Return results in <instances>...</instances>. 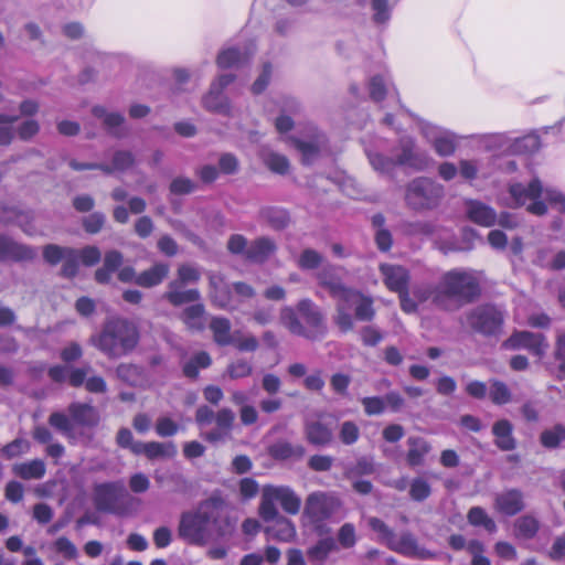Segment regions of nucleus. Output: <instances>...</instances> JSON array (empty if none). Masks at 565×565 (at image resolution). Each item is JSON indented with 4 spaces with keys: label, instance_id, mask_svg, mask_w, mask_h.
<instances>
[{
    "label": "nucleus",
    "instance_id": "3",
    "mask_svg": "<svg viewBox=\"0 0 565 565\" xmlns=\"http://www.w3.org/2000/svg\"><path fill=\"white\" fill-rule=\"evenodd\" d=\"M481 292L478 278L465 269L444 273L433 292V303L440 310L455 312L473 302Z\"/></svg>",
    "mask_w": 565,
    "mask_h": 565
},
{
    "label": "nucleus",
    "instance_id": "34",
    "mask_svg": "<svg viewBox=\"0 0 565 565\" xmlns=\"http://www.w3.org/2000/svg\"><path fill=\"white\" fill-rule=\"evenodd\" d=\"M541 529L540 521L532 514H524L515 519L513 535L518 540H533Z\"/></svg>",
    "mask_w": 565,
    "mask_h": 565
},
{
    "label": "nucleus",
    "instance_id": "23",
    "mask_svg": "<svg viewBox=\"0 0 565 565\" xmlns=\"http://www.w3.org/2000/svg\"><path fill=\"white\" fill-rule=\"evenodd\" d=\"M73 426L94 427L99 422L97 409L87 403L73 402L67 407Z\"/></svg>",
    "mask_w": 565,
    "mask_h": 565
},
{
    "label": "nucleus",
    "instance_id": "52",
    "mask_svg": "<svg viewBox=\"0 0 565 565\" xmlns=\"http://www.w3.org/2000/svg\"><path fill=\"white\" fill-rule=\"evenodd\" d=\"M244 60L245 56L237 49L231 47L218 54L216 63L221 68H228L238 66Z\"/></svg>",
    "mask_w": 565,
    "mask_h": 565
},
{
    "label": "nucleus",
    "instance_id": "1",
    "mask_svg": "<svg viewBox=\"0 0 565 565\" xmlns=\"http://www.w3.org/2000/svg\"><path fill=\"white\" fill-rule=\"evenodd\" d=\"M236 521L227 511L225 501L220 497H210L193 509L181 512L178 537L189 545L204 547L211 542L232 536Z\"/></svg>",
    "mask_w": 565,
    "mask_h": 565
},
{
    "label": "nucleus",
    "instance_id": "27",
    "mask_svg": "<svg viewBox=\"0 0 565 565\" xmlns=\"http://www.w3.org/2000/svg\"><path fill=\"white\" fill-rule=\"evenodd\" d=\"M257 220L275 231H282L290 223L288 211L278 206H263L258 211Z\"/></svg>",
    "mask_w": 565,
    "mask_h": 565
},
{
    "label": "nucleus",
    "instance_id": "25",
    "mask_svg": "<svg viewBox=\"0 0 565 565\" xmlns=\"http://www.w3.org/2000/svg\"><path fill=\"white\" fill-rule=\"evenodd\" d=\"M35 257V250L26 245L19 244L7 236L0 235V262L30 260Z\"/></svg>",
    "mask_w": 565,
    "mask_h": 565
},
{
    "label": "nucleus",
    "instance_id": "11",
    "mask_svg": "<svg viewBox=\"0 0 565 565\" xmlns=\"http://www.w3.org/2000/svg\"><path fill=\"white\" fill-rule=\"evenodd\" d=\"M234 81V76L230 74L221 75L211 84L209 92L202 98V106L211 113L230 116L231 105L228 99L223 95V89Z\"/></svg>",
    "mask_w": 565,
    "mask_h": 565
},
{
    "label": "nucleus",
    "instance_id": "28",
    "mask_svg": "<svg viewBox=\"0 0 565 565\" xmlns=\"http://www.w3.org/2000/svg\"><path fill=\"white\" fill-rule=\"evenodd\" d=\"M162 298L171 306L180 307L185 303L198 302L201 299V294L198 289H185L177 282H169Z\"/></svg>",
    "mask_w": 565,
    "mask_h": 565
},
{
    "label": "nucleus",
    "instance_id": "19",
    "mask_svg": "<svg viewBox=\"0 0 565 565\" xmlns=\"http://www.w3.org/2000/svg\"><path fill=\"white\" fill-rule=\"evenodd\" d=\"M380 271L385 286L394 292H402L408 289L409 273L399 265L381 264Z\"/></svg>",
    "mask_w": 565,
    "mask_h": 565
},
{
    "label": "nucleus",
    "instance_id": "57",
    "mask_svg": "<svg viewBox=\"0 0 565 565\" xmlns=\"http://www.w3.org/2000/svg\"><path fill=\"white\" fill-rule=\"evenodd\" d=\"M337 539L341 547L351 548L356 544L355 526L352 523H344L338 531Z\"/></svg>",
    "mask_w": 565,
    "mask_h": 565
},
{
    "label": "nucleus",
    "instance_id": "39",
    "mask_svg": "<svg viewBox=\"0 0 565 565\" xmlns=\"http://www.w3.org/2000/svg\"><path fill=\"white\" fill-rule=\"evenodd\" d=\"M205 308L203 303L195 302L186 307L180 318L188 329L192 331H202L204 329Z\"/></svg>",
    "mask_w": 565,
    "mask_h": 565
},
{
    "label": "nucleus",
    "instance_id": "64",
    "mask_svg": "<svg viewBox=\"0 0 565 565\" xmlns=\"http://www.w3.org/2000/svg\"><path fill=\"white\" fill-rule=\"evenodd\" d=\"M169 189L172 194L185 195L195 190V183L189 178L178 177L172 180Z\"/></svg>",
    "mask_w": 565,
    "mask_h": 565
},
{
    "label": "nucleus",
    "instance_id": "10",
    "mask_svg": "<svg viewBox=\"0 0 565 565\" xmlns=\"http://www.w3.org/2000/svg\"><path fill=\"white\" fill-rule=\"evenodd\" d=\"M467 321L477 332L494 334L503 323V313L491 305L478 306L467 313Z\"/></svg>",
    "mask_w": 565,
    "mask_h": 565
},
{
    "label": "nucleus",
    "instance_id": "46",
    "mask_svg": "<svg viewBox=\"0 0 565 565\" xmlns=\"http://www.w3.org/2000/svg\"><path fill=\"white\" fill-rule=\"evenodd\" d=\"M19 119L18 115L0 113V146L10 145L15 137L13 124Z\"/></svg>",
    "mask_w": 565,
    "mask_h": 565
},
{
    "label": "nucleus",
    "instance_id": "55",
    "mask_svg": "<svg viewBox=\"0 0 565 565\" xmlns=\"http://www.w3.org/2000/svg\"><path fill=\"white\" fill-rule=\"evenodd\" d=\"M40 132L38 120L29 118L20 122L15 128V135L22 141L32 140Z\"/></svg>",
    "mask_w": 565,
    "mask_h": 565
},
{
    "label": "nucleus",
    "instance_id": "44",
    "mask_svg": "<svg viewBox=\"0 0 565 565\" xmlns=\"http://www.w3.org/2000/svg\"><path fill=\"white\" fill-rule=\"evenodd\" d=\"M467 519L473 526H483L490 533L497 531L495 522L487 514L484 509L480 507L471 508L467 514Z\"/></svg>",
    "mask_w": 565,
    "mask_h": 565
},
{
    "label": "nucleus",
    "instance_id": "62",
    "mask_svg": "<svg viewBox=\"0 0 565 565\" xmlns=\"http://www.w3.org/2000/svg\"><path fill=\"white\" fill-rule=\"evenodd\" d=\"M373 20L377 24L386 23L391 18V10L387 0H372Z\"/></svg>",
    "mask_w": 565,
    "mask_h": 565
},
{
    "label": "nucleus",
    "instance_id": "20",
    "mask_svg": "<svg viewBox=\"0 0 565 565\" xmlns=\"http://www.w3.org/2000/svg\"><path fill=\"white\" fill-rule=\"evenodd\" d=\"M303 435L306 440L316 447H326L333 440L332 429L318 419L305 420Z\"/></svg>",
    "mask_w": 565,
    "mask_h": 565
},
{
    "label": "nucleus",
    "instance_id": "18",
    "mask_svg": "<svg viewBox=\"0 0 565 565\" xmlns=\"http://www.w3.org/2000/svg\"><path fill=\"white\" fill-rule=\"evenodd\" d=\"M215 427L204 434L205 440L210 443L224 441L231 436L235 420V414L232 409L224 407L216 412Z\"/></svg>",
    "mask_w": 565,
    "mask_h": 565
},
{
    "label": "nucleus",
    "instance_id": "33",
    "mask_svg": "<svg viewBox=\"0 0 565 565\" xmlns=\"http://www.w3.org/2000/svg\"><path fill=\"white\" fill-rule=\"evenodd\" d=\"M170 266L164 263H156L150 268L138 274L136 285L143 288H152L160 285L169 275Z\"/></svg>",
    "mask_w": 565,
    "mask_h": 565
},
{
    "label": "nucleus",
    "instance_id": "49",
    "mask_svg": "<svg viewBox=\"0 0 565 565\" xmlns=\"http://www.w3.org/2000/svg\"><path fill=\"white\" fill-rule=\"evenodd\" d=\"M408 493L414 501H425L431 494L430 483L423 477L414 478L409 483Z\"/></svg>",
    "mask_w": 565,
    "mask_h": 565
},
{
    "label": "nucleus",
    "instance_id": "26",
    "mask_svg": "<svg viewBox=\"0 0 565 565\" xmlns=\"http://www.w3.org/2000/svg\"><path fill=\"white\" fill-rule=\"evenodd\" d=\"M495 509L508 516L518 514L524 509L523 493L518 489H510L498 494Z\"/></svg>",
    "mask_w": 565,
    "mask_h": 565
},
{
    "label": "nucleus",
    "instance_id": "21",
    "mask_svg": "<svg viewBox=\"0 0 565 565\" xmlns=\"http://www.w3.org/2000/svg\"><path fill=\"white\" fill-rule=\"evenodd\" d=\"M423 135L433 145L435 151L441 157L451 156L456 150V141L452 134L439 131L437 128L426 126Z\"/></svg>",
    "mask_w": 565,
    "mask_h": 565
},
{
    "label": "nucleus",
    "instance_id": "15",
    "mask_svg": "<svg viewBox=\"0 0 565 565\" xmlns=\"http://www.w3.org/2000/svg\"><path fill=\"white\" fill-rule=\"evenodd\" d=\"M122 486L117 482H105L94 486L93 501L100 512H114Z\"/></svg>",
    "mask_w": 565,
    "mask_h": 565
},
{
    "label": "nucleus",
    "instance_id": "7",
    "mask_svg": "<svg viewBox=\"0 0 565 565\" xmlns=\"http://www.w3.org/2000/svg\"><path fill=\"white\" fill-rule=\"evenodd\" d=\"M279 503L281 509L291 515L298 514L301 508L300 497L288 486H265L262 490V498L258 508L259 516L270 522L277 518L279 511L276 507Z\"/></svg>",
    "mask_w": 565,
    "mask_h": 565
},
{
    "label": "nucleus",
    "instance_id": "59",
    "mask_svg": "<svg viewBox=\"0 0 565 565\" xmlns=\"http://www.w3.org/2000/svg\"><path fill=\"white\" fill-rule=\"evenodd\" d=\"M364 413L367 416L381 415L385 412V401L380 396H370L361 398Z\"/></svg>",
    "mask_w": 565,
    "mask_h": 565
},
{
    "label": "nucleus",
    "instance_id": "8",
    "mask_svg": "<svg viewBox=\"0 0 565 565\" xmlns=\"http://www.w3.org/2000/svg\"><path fill=\"white\" fill-rule=\"evenodd\" d=\"M444 196V188L428 178H416L406 186L405 202L415 211L430 210Z\"/></svg>",
    "mask_w": 565,
    "mask_h": 565
},
{
    "label": "nucleus",
    "instance_id": "60",
    "mask_svg": "<svg viewBox=\"0 0 565 565\" xmlns=\"http://www.w3.org/2000/svg\"><path fill=\"white\" fill-rule=\"evenodd\" d=\"M360 338L364 345L375 347L383 340L384 335L379 328L369 324L361 328Z\"/></svg>",
    "mask_w": 565,
    "mask_h": 565
},
{
    "label": "nucleus",
    "instance_id": "6",
    "mask_svg": "<svg viewBox=\"0 0 565 565\" xmlns=\"http://www.w3.org/2000/svg\"><path fill=\"white\" fill-rule=\"evenodd\" d=\"M509 193L514 201V206H523L527 202L526 210L536 216L547 213L545 201L559 206V212H565V195L555 188H544L539 178H533L529 183H512Z\"/></svg>",
    "mask_w": 565,
    "mask_h": 565
},
{
    "label": "nucleus",
    "instance_id": "29",
    "mask_svg": "<svg viewBox=\"0 0 565 565\" xmlns=\"http://www.w3.org/2000/svg\"><path fill=\"white\" fill-rule=\"evenodd\" d=\"M466 212L469 220L478 225L490 227L497 223L495 211L480 201L467 202Z\"/></svg>",
    "mask_w": 565,
    "mask_h": 565
},
{
    "label": "nucleus",
    "instance_id": "9",
    "mask_svg": "<svg viewBox=\"0 0 565 565\" xmlns=\"http://www.w3.org/2000/svg\"><path fill=\"white\" fill-rule=\"evenodd\" d=\"M342 508L341 500L333 493L327 491H313L305 500L303 516L317 527L337 515Z\"/></svg>",
    "mask_w": 565,
    "mask_h": 565
},
{
    "label": "nucleus",
    "instance_id": "12",
    "mask_svg": "<svg viewBox=\"0 0 565 565\" xmlns=\"http://www.w3.org/2000/svg\"><path fill=\"white\" fill-rule=\"evenodd\" d=\"M93 369L89 364L83 367L72 369L68 374V383L73 387L84 385L85 390L92 394H105L108 390L105 379L100 375L92 374Z\"/></svg>",
    "mask_w": 565,
    "mask_h": 565
},
{
    "label": "nucleus",
    "instance_id": "31",
    "mask_svg": "<svg viewBox=\"0 0 565 565\" xmlns=\"http://www.w3.org/2000/svg\"><path fill=\"white\" fill-rule=\"evenodd\" d=\"M268 452L276 460H300L306 455V448L300 444L278 440L269 447Z\"/></svg>",
    "mask_w": 565,
    "mask_h": 565
},
{
    "label": "nucleus",
    "instance_id": "41",
    "mask_svg": "<svg viewBox=\"0 0 565 565\" xmlns=\"http://www.w3.org/2000/svg\"><path fill=\"white\" fill-rule=\"evenodd\" d=\"M337 548L333 537H324L319 540L313 546L308 548L307 556L309 561L316 565H322L329 554Z\"/></svg>",
    "mask_w": 565,
    "mask_h": 565
},
{
    "label": "nucleus",
    "instance_id": "54",
    "mask_svg": "<svg viewBox=\"0 0 565 565\" xmlns=\"http://www.w3.org/2000/svg\"><path fill=\"white\" fill-rule=\"evenodd\" d=\"M370 529L379 534L377 540L387 546V542L392 541L395 533L394 531L381 519L371 516L367 519Z\"/></svg>",
    "mask_w": 565,
    "mask_h": 565
},
{
    "label": "nucleus",
    "instance_id": "58",
    "mask_svg": "<svg viewBox=\"0 0 565 565\" xmlns=\"http://www.w3.org/2000/svg\"><path fill=\"white\" fill-rule=\"evenodd\" d=\"M30 449V444L28 440L25 439H22V438H18V439H14L13 441L7 444L2 449H1V454L8 458V459H12L14 457H18L22 454H25L28 452Z\"/></svg>",
    "mask_w": 565,
    "mask_h": 565
},
{
    "label": "nucleus",
    "instance_id": "32",
    "mask_svg": "<svg viewBox=\"0 0 565 565\" xmlns=\"http://www.w3.org/2000/svg\"><path fill=\"white\" fill-rule=\"evenodd\" d=\"M492 434L495 437L494 444L502 451H511L516 447L513 437V425L508 419L497 420L492 426Z\"/></svg>",
    "mask_w": 565,
    "mask_h": 565
},
{
    "label": "nucleus",
    "instance_id": "16",
    "mask_svg": "<svg viewBox=\"0 0 565 565\" xmlns=\"http://www.w3.org/2000/svg\"><path fill=\"white\" fill-rule=\"evenodd\" d=\"M294 147L301 153L303 164L315 162L322 150L327 148V138L321 132H315L309 140L294 138L291 140Z\"/></svg>",
    "mask_w": 565,
    "mask_h": 565
},
{
    "label": "nucleus",
    "instance_id": "51",
    "mask_svg": "<svg viewBox=\"0 0 565 565\" xmlns=\"http://www.w3.org/2000/svg\"><path fill=\"white\" fill-rule=\"evenodd\" d=\"M490 398L497 405H504L511 402L512 395L508 385L499 380L491 381Z\"/></svg>",
    "mask_w": 565,
    "mask_h": 565
},
{
    "label": "nucleus",
    "instance_id": "38",
    "mask_svg": "<svg viewBox=\"0 0 565 565\" xmlns=\"http://www.w3.org/2000/svg\"><path fill=\"white\" fill-rule=\"evenodd\" d=\"M46 471L45 463L41 459H33L31 461L15 463L12 467V472L24 480L41 479Z\"/></svg>",
    "mask_w": 565,
    "mask_h": 565
},
{
    "label": "nucleus",
    "instance_id": "53",
    "mask_svg": "<svg viewBox=\"0 0 565 565\" xmlns=\"http://www.w3.org/2000/svg\"><path fill=\"white\" fill-rule=\"evenodd\" d=\"M323 262V256L312 248L302 250L298 258V266L305 270L317 269Z\"/></svg>",
    "mask_w": 565,
    "mask_h": 565
},
{
    "label": "nucleus",
    "instance_id": "63",
    "mask_svg": "<svg viewBox=\"0 0 565 565\" xmlns=\"http://www.w3.org/2000/svg\"><path fill=\"white\" fill-rule=\"evenodd\" d=\"M554 358L559 362L558 372L565 375V330L556 331Z\"/></svg>",
    "mask_w": 565,
    "mask_h": 565
},
{
    "label": "nucleus",
    "instance_id": "47",
    "mask_svg": "<svg viewBox=\"0 0 565 565\" xmlns=\"http://www.w3.org/2000/svg\"><path fill=\"white\" fill-rule=\"evenodd\" d=\"M369 161L373 169L382 174H393L397 167L395 159L380 152H369Z\"/></svg>",
    "mask_w": 565,
    "mask_h": 565
},
{
    "label": "nucleus",
    "instance_id": "43",
    "mask_svg": "<svg viewBox=\"0 0 565 565\" xmlns=\"http://www.w3.org/2000/svg\"><path fill=\"white\" fill-rule=\"evenodd\" d=\"M262 159L266 167L273 172L285 174L289 170V161L282 154L270 151L268 149H263Z\"/></svg>",
    "mask_w": 565,
    "mask_h": 565
},
{
    "label": "nucleus",
    "instance_id": "30",
    "mask_svg": "<svg viewBox=\"0 0 565 565\" xmlns=\"http://www.w3.org/2000/svg\"><path fill=\"white\" fill-rule=\"evenodd\" d=\"M273 521L274 524L265 529V533L269 539L277 540L279 542H291L295 540L297 532L292 521L279 513Z\"/></svg>",
    "mask_w": 565,
    "mask_h": 565
},
{
    "label": "nucleus",
    "instance_id": "50",
    "mask_svg": "<svg viewBox=\"0 0 565 565\" xmlns=\"http://www.w3.org/2000/svg\"><path fill=\"white\" fill-rule=\"evenodd\" d=\"M74 255V249L49 244L43 248V258L50 265H56L68 256Z\"/></svg>",
    "mask_w": 565,
    "mask_h": 565
},
{
    "label": "nucleus",
    "instance_id": "36",
    "mask_svg": "<svg viewBox=\"0 0 565 565\" xmlns=\"http://www.w3.org/2000/svg\"><path fill=\"white\" fill-rule=\"evenodd\" d=\"M95 117L103 120L104 126L115 137H122L124 136V116L119 113H108L104 107L102 106H95L92 109Z\"/></svg>",
    "mask_w": 565,
    "mask_h": 565
},
{
    "label": "nucleus",
    "instance_id": "2",
    "mask_svg": "<svg viewBox=\"0 0 565 565\" xmlns=\"http://www.w3.org/2000/svg\"><path fill=\"white\" fill-rule=\"evenodd\" d=\"M344 267L324 265L317 274L318 284L337 300L333 321L342 332L354 328V319L370 322L375 317L374 299L356 288L347 286L340 276Z\"/></svg>",
    "mask_w": 565,
    "mask_h": 565
},
{
    "label": "nucleus",
    "instance_id": "56",
    "mask_svg": "<svg viewBox=\"0 0 565 565\" xmlns=\"http://www.w3.org/2000/svg\"><path fill=\"white\" fill-rule=\"evenodd\" d=\"M360 437V428L352 420H345L340 425L339 439L342 444L350 446L358 441Z\"/></svg>",
    "mask_w": 565,
    "mask_h": 565
},
{
    "label": "nucleus",
    "instance_id": "4",
    "mask_svg": "<svg viewBox=\"0 0 565 565\" xmlns=\"http://www.w3.org/2000/svg\"><path fill=\"white\" fill-rule=\"evenodd\" d=\"M140 332L137 324L127 318L107 319L100 332L93 334L88 342L110 360L131 353L138 345Z\"/></svg>",
    "mask_w": 565,
    "mask_h": 565
},
{
    "label": "nucleus",
    "instance_id": "13",
    "mask_svg": "<svg viewBox=\"0 0 565 565\" xmlns=\"http://www.w3.org/2000/svg\"><path fill=\"white\" fill-rule=\"evenodd\" d=\"M512 349H526L532 354L542 358L548 348L545 335L530 331H519L513 333L507 341Z\"/></svg>",
    "mask_w": 565,
    "mask_h": 565
},
{
    "label": "nucleus",
    "instance_id": "5",
    "mask_svg": "<svg viewBox=\"0 0 565 565\" xmlns=\"http://www.w3.org/2000/svg\"><path fill=\"white\" fill-rule=\"evenodd\" d=\"M280 323L295 335L317 340L326 332L324 316L310 299L300 300L296 309L284 307L279 313Z\"/></svg>",
    "mask_w": 565,
    "mask_h": 565
},
{
    "label": "nucleus",
    "instance_id": "48",
    "mask_svg": "<svg viewBox=\"0 0 565 565\" xmlns=\"http://www.w3.org/2000/svg\"><path fill=\"white\" fill-rule=\"evenodd\" d=\"M49 424L64 436L73 437L74 426L72 419L67 414L62 412H53L47 419Z\"/></svg>",
    "mask_w": 565,
    "mask_h": 565
},
{
    "label": "nucleus",
    "instance_id": "22",
    "mask_svg": "<svg viewBox=\"0 0 565 565\" xmlns=\"http://www.w3.org/2000/svg\"><path fill=\"white\" fill-rule=\"evenodd\" d=\"M134 454L145 455L150 460L170 459L177 455V447L172 441H138L137 445L135 446Z\"/></svg>",
    "mask_w": 565,
    "mask_h": 565
},
{
    "label": "nucleus",
    "instance_id": "45",
    "mask_svg": "<svg viewBox=\"0 0 565 565\" xmlns=\"http://www.w3.org/2000/svg\"><path fill=\"white\" fill-rule=\"evenodd\" d=\"M201 279V271L198 267L190 264H182L177 269V277L170 282H177L185 287L190 284H196Z\"/></svg>",
    "mask_w": 565,
    "mask_h": 565
},
{
    "label": "nucleus",
    "instance_id": "35",
    "mask_svg": "<svg viewBox=\"0 0 565 565\" xmlns=\"http://www.w3.org/2000/svg\"><path fill=\"white\" fill-rule=\"evenodd\" d=\"M407 463L411 467L422 466L425 461V457L429 454L431 449L429 443L423 437L411 436L407 439Z\"/></svg>",
    "mask_w": 565,
    "mask_h": 565
},
{
    "label": "nucleus",
    "instance_id": "17",
    "mask_svg": "<svg viewBox=\"0 0 565 565\" xmlns=\"http://www.w3.org/2000/svg\"><path fill=\"white\" fill-rule=\"evenodd\" d=\"M210 298L214 306L221 309L233 310L236 308L233 301L231 287L225 282L223 276L211 274L209 276Z\"/></svg>",
    "mask_w": 565,
    "mask_h": 565
},
{
    "label": "nucleus",
    "instance_id": "37",
    "mask_svg": "<svg viewBox=\"0 0 565 565\" xmlns=\"http://www.w3.org/2000/svg\"><path fill=\"white\" fill-rule=\"evenodd\" d=\"M210 329L216 344L224 347L234 343V338L231 333V321L227 318L213 317L210 321Z\"/></svg>",
    "mask_w": 565,
    "mask_h": 565
},
{
    "label": "nucleus",
    "instance_id": "14",
    "mask_svg": "<svg viewBox=\"0 0 565 565\" xmlns=\"http://www.w3.org/2000/svg\"><path fill=\"white\" fill-rule=\"evenodd\" d=\"M387 547L408 557L430 559L435 556L430 551L418 546L417 540L408 531L401 533L398 537L394 535L393 540L387 542Z\"/></svg>",
    "mask_w": 565,
    "mask_h": 565
},
{
    "label": "nucleus",
    "instance_id": "24",
    "mask_svg": "<svg viewBox=\"0 0 565 565\" xmlns=\"http://www.w3.org/2000/svg\"><path fill=\"white\" fill-rule=\"evenodd\" d=\"M277 245L268 236H260L253 239L246 249V259L252 263L263 264L275 254Z\"/></svg>",
    "mask_w": 565,
    "mask_h": 565
},
{
    "label": "nucleus",
    "instance_id": "61",
    "mask_svg": "<svg viewBox=\"0 0 565 565\" xmlns=\"http://www.w3.org/2000/svg\"><path fill=\"white\" fill-rule=\"evenodd\" d=\"M106 222V216L102 212H94L85 216L82 221L84 230L89 234L98 233Z\"/></svg>",
    "mask_w": 565,
    "mask_h": 565
},
{
    "label": "nucleus",
    "instance_id": "40",
    "mask_svg": "<svg viewBox=\"0 0 565 565\" xmlns=\"http://www.w3.org/2000/svg\"><path fill=\"white\" fill-rule=\"evenodd\" d=\"M115 373L118 380L130 386H139L145 381L143 369L132 363H120Z\"/></svg>",
    "mask_w": 565,
    "mask_h": 565
},
{
    "label": "nucleus",
    "instance_id": "42",
    "mask_svg": "<svg viewBox=\"0 0 565 565\" xmlns=\"http://www.w3.org/2000/svg\"><path fill=\"white\" fill-rule=\"evenodd\" d=\"M539 439L540 444L546 449L558 448L565 441V425L558 423L542 430Z\"/></svg>",
    "mask_w": 565,
    "mask_h": 565
}]
</instances>
